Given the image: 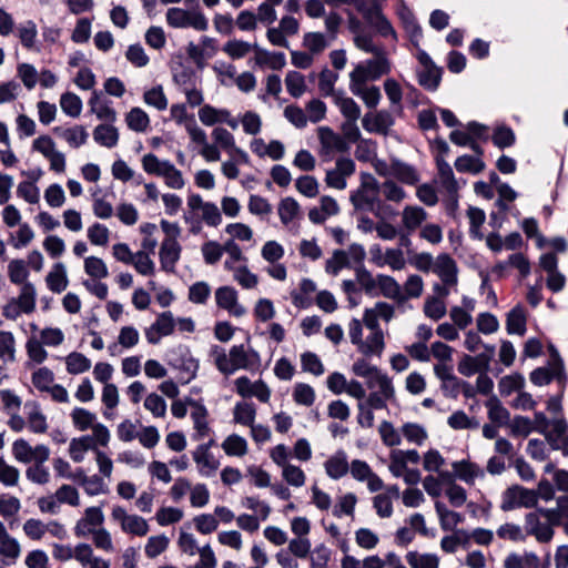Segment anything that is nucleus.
<instances>
[{
    "label": "nucleus",
    "instance_id": "48",
    "mask_svg": "<svg viewBox=\"0 0 568 568\" xmlns=\"http://www.w3.org/2000/svg\"><path fill=\"white\" fill-rule=\"evenodd\" d=\"M256 417V407L250 402H239L233 408V419L243 426H253Z\"/></svg>",
    "mask_w": 568,
    "mask_h": 568
},
{
    "label": "nucleus",
    "instance_id": "3",
    "mask_svg": "<svg viewBox=\"0 0 568 568\" xmlns=\"http://www.w3.org/2000/svg\"><path fill=\"white\" fill-rule=\"evenodd\" d=\"M143 170L151 175L162 178L168 187L181 190L185 185L182 172L169 160H161L153 153H146L141 160Z\"/></svg>",
    "mask_w": 568,
    "mask_h": 568
},
{
    "label": "nucleus",
    "instance_id": "50",
    "mask_svg": "<svg viewBox=\"0 0 568 568\" xmlns=\"http://www.w3.org/2000/svg\"><path fill=\"white\" fill-rule=\"evenodd\" d=\"M93 139L105 148H114L119 141L118 129L111 124H100L93 131Z\"/></svg>",
    "mask_w": 568,
    "mask_h": 568
},
{
    "label": "nucleus",
    "instance_id": "41",
    "mask_svg": "<svg viewBox=\"0 0 568 568\" xmlns=\"http://www.w3.org/2000/svg\"><path fill=\"white\" fill-rule=\"evenodd\" d=\"M53 132L62 138L71 148L78 149L87 143L88 132L82 125H74L73 128L62 129L55 126Z\"/></svg>",
    "mask_w": 568,
    "mask_h": 568
},
{
    "label": "nucleus",
    "instance_id": "40",
    "mask_svg": "<svg viewBox=\"0 0 568 568\" xmlns=\"http://www.w3.org/2000/svg\"><path fill=\"white\" fill-rule=\"evenodd\" d=\"M365 84L349 81V90L354 95L361 98L366 106L375 108L382 99L379 88L375 85L366 87Z\"/></svg>",
    "mask_w": 568,
    "mask_h": 568
},
{
    "label": "nucleus",
    "instance_id": "16",
    "mask_svg": "<svg viewBox=\"0 0 568 568\" xmlns=\"http://www.w3.org/2000/svg\"><path fill=\"white\" fill-rule=\"evenodd\" d=\"M187 207L191 211H200L201 220L209 226L216 227L222 223V214L213 202H205L200 194L187 196Z\"/></svg>",
    "mask_w": 568,
    "mask_h": 568
},
{
    "label": "nucleus",
    "instance_id": "14",
    "mask_svg": "<svg viewBox=\"0 0 568 568\" xmlns=\"http://www.w3.org/2000/svg\"><path fill=\"white\" fill-rule=\"evenodd\" d=\"M215 302L219 308H222L234 317H242L246 314V307L239 302L237 291L229 285L215 290Z\"/></svg>",
    "mask_w": 568,
    "mask_h": 568
},
{
    "label": "nucleus",
    "instance_id": "24",
    "mask_svg": "<svg viewBox=\"0 0 568 568\" xmlns=\"http://www.w3.org/2000/svg\"><path fill=\"white\" fill-rule=\"evenodd\" d=\"M552 449L561 450L568 456V424L564 418L551 422V429L544 434Z\"/></svg>",
    "mask_w": 568,
    "mask_h": 568
},
{
    "label": "nucleus",
    "instance_id": "13",
    "mask_svg": "<svg viewBox=\"0 0 568 568\" xmlns=\"http://www.w3.org/2000/svg\"><path fill=\"white\" fill-rule=\"evenodd\" d=\"M417 59L423 67V70L418 72V83L426 90L435 91L442 80V69L423 50L418 51Z\"/></svg>",
    "mask_w": 568,
    "mask_h": 568
},
{
    "label": "nucleus",
    "instance_id": "37",
    "mask_svg": "<svg viewBox=\"0 0 568 568\" xmlns=\"http://www.w3.org/2000/svg\"><path fill=\"white\" fill-rule=\"evenodd\" d=\"M487 408L488 418L493 424L498 426H506L510 422V413L501 404L496 395H491L485 403Z\"/></svg>",
    "mask_w": 568,
    "mask_h": 568
},
{
    "label": "nucleus",
    "instance_id": "25",
    "mask_svg": "<svg viewBox=\"0 0 568 568\" xmlns=\"http://www.w3.org/2000/svg\"><path fill=\"white\" fill-rule=\"evenodd\" d=\"M476 308V301L468 296H463L460 306H452L449 317L459 329H466L473 323V312Z\"/></svg>",
    "mask_w": 568,
    "mask_h": 568
},
{
    "label": "nucleus",
    "instance_id": "38",
    "mask_svg": "<svg viewBox=\"0 0 568 568\" xmlns=\"http://www.w3.org/2000/svg\"><path fill=\"white\" fill-rule=\"evenodd\" d=\"M526 312L521 305H516L506 316V331L510 335L523 336L526 333Z\"/></svg>",
    "mask_w": 568,
    "mask_h": 568
},
{
    "label": "nucleus",
    "instance_id": "9",
    "mask_svg": "<svg viewBox=\"0 0 568 568\" xmlns=\"http://www.w3.org/2000/svg\"><path fill=\"white\" fill-rule=\"evenodd\" d=\"M103 523L104 514L101 507H88L81 518L77 520L73 532L78 538H85L102 528Z\"/></svg>",
    "mask_w": 568,
    "mask_h": 568
},
{
    "label": "nucleus",
    "instance_id": "30",
    "mask_svg": "<svg viewBox=\"0 0 568 568\" xmlns=\"http://www.w3.org/2000/svg\"><path fill=\"white\" fill-rule=\"evenodd\" d=\"M427 212L417 205H406L402 211V226L408 233H413L426 221Z\"/></svg>",
    "mask_w": 568,
    "mask_h": 568
},
{
    "label": "nucleus",
    "instance_id": "47",
    "mask_svg": "<svg viewBox=\"0 0 568 568\" xmlns=\"http://www.w3.org/2000/svg\"><path fill=\"white\" fill-rule=\"evenodd\" d=\"M140 341V334L139 331L131 325L121 327L119 335H118V342L113 343L109 346V352L111 355L115 354V349L118 345L122 346L123 348H132L139 344Z\"/></svg>",
    "mask_w": 568,
    "mask_h": 568
},
{
    "label": "nucleus",
    "instance_id": "64",
    "mask_svg": "<svg viewBox=\"0 0 568 568\" xmlns=\"http://www.w3.org/2000/svg\"><path fill=\"white\" fill-rule=\"evenodd\" d=\"M378 192L382 193L386 201L394 203H400L407 196L405 190L393 180H386L383 183H378Z\"/></svg>",
    "mask_w": 568,
    "mask_h": 568
},
{
    "label": "nucleus",
    "instance_id": "22",
    "mask_svg": "<svg viewBox=\"0 0 568 568\" xmlns=\"http://www.w3.org/2000/svg\"><path fill=\"white\" fill-rule=\"evenodd\" d=\"M394 118L387 110L367 113L362 120L363 128L371 133L387 134L394 125Z\"/></svg>",
    "mask_w": 568,
    "mask_h": 568
},
{
    "label": "nucleus",
    "instance_id": "11",
    "mask_svg": "<svg viewBox=\"0 0 568 568\" xmlns=\"http://www.w3.org/2000/svg\"><path fill=\"white\" fill-rule=\"evenodd\" d=\"M12 455L17 462L30 464L38 459L50 458V448L43 444L33 447L26 439L19 438L12 444Z\"/></svg>",
    "mask_w": 568,
    "mask_h": 568
},
{
    "label": "nucleus",
    "instance_id": "60",
    "mask_svg": "<svg viewBox=\"0 0 568 568\" xmlns=\"http://www.w3.org/2000/svg\"><path fill=\"white\" fill-rule=\"evenodd\" d=\"M20 470L0 457V485L6 488H13L19 485Z\"/></svg>",
    "mask_w": 568,
    "mask_h": 568
},
{
    "label": "nucleus",
    "instance_id": "19",
    "mask_svg": "<svg viewBox=\"0 0 568 568\" xmlns=\"http://www.w3.org/2000/svg\"><path fill=\"white\" fill-rule=\"evenodd\" d=\"M368 334L362 341L358 352L365 357H381L385 349L384 333L381 327H373L369 324H364Z\"/></svg>",
    "mask_w": 568,
    "mask_h": 568
},
{
    "label": "nucleus",
    "instance_id": "35",
    "mask_svg": "<svg viewBox=\"0 0 568 568\" xmlns=\"http://www.w3.org/2000/svg\"><path fill=\"white\" fill-rule=\"evenodd\" d=\"M255 64L263 67L267 65L272 70H281L286 64L285 54L283 52H271L254 44Z\"/></svg>",
    "mask_w": 568,
    "mask_h": 568
},
{
    "label": "nucleus",
    "instance_id": "34",
    "mask_svg": "<svg viewBox=\"0 0 568 568\" xmlns=\"http://www.w3.org/2000/svg\"><path fill=\"white\" fill-rule=\"evenodd\" d=\"M88 103L91 112L94 113L99 120L106 121L109 123L116 121V111L109 102L101 99L100 92L93 91Z\"/></svg>",
    "mask_w": 568,
    "mask_h": 568
},
{
    "label": "nucleus",
    "instance_id": "18",
    "mask_svg": "<svg viewBox=\"0 0 568 568\" xmlns=\"http://www.w3.org/2000/svg\"><path fill=\"white\" fill-rule=\"evenodd\" d=\"M199 120L205 126H213L215 124L225 123L232 130H236L239 121L232 116L227 109H219L211 104H204L199 109Z\"/></svg>",
    "mask_w": 568,
    "mask_h": 568
},
{
    "label": "nucleus",
    "instance_id": "32",
    "mask_svg": "<svg viewBox=\"0 0 568 568\" xmlns=\"http://www.w3.org/2000/svg\"><path fill=\"white\" fill-rule=\"evenodd\" d=\"M395 314V308L393 305L386 302H377L374 307L366 308L363 315L364 324H369L371 326L379 327L378 318H382L385 322H389Z\"/></svg>",
    "mask_w": 568,
    "mask_h": 568
},
{
    "label": "nucleus",
    "instance_id": "29",
    "mask_svg": "<svg viewBox=\"0 0 568 568\" xmlns=\"http://www.w3.org/2000/svg\"><path fill=\"white\" fill-rule=\"evenodd\" d=\"M324 469L326 475L334 480L344 477L349 470L346 453L342 449L335 452L324 463Z\"/></svg>",
    "mask_w": 568,
    "mask_h": 568
},
{
    "label": "nucleus",
    "instance_id": "7",
    "mask_svg": "<svg viewBox=\"0 0 568 568\" xmlns=\"http://www.w3.org/2000/svg\"><path fill=\"white\" fill-rule=\"evenodd\" d=\"M537 505V494L519 485L507 488L501 496L500 509L510 511L517 508H531Z\"/></svg>",
    "mask_w": 568,
    "mask_h": 568
},
{
    "label": "nucleus",
    "instance_id": "39",
    "mask_svg": "<svg viewBox=\"0 0 568 568\" xmlns=\"http://www.w3.org/2000/svg\"><path fill=\"white\" fill-rule=\"evenodd\" d=\"M48 288L57 294L62 293L69 285L67 268L63 263H57L45 276Z\"/></svg>",
    "mask_w": 568,
    "mask_h": 568
},
{
    "label": "nucleus",
    "instance_id": "57",
    "mask_svg": "<svg viewBox=\"0 0 568 568\" xmlns=\"http://www.w3.org/2000/svg\"><path fill=\"white\" fill-rule=\"evenodd\" d=\"M16 303L22 308L23 313L30 314L36 310L37 292L32 283H24L21 286L18 297H13Z\"/></svg>",
    "mask_w": 568,
    "mask_h": 568
},
{
    "label": "nucleus",
    "instance_id": "45",
    "mask_svg": "<svg viewBox=\"0 0 568 568\" xmlns=\"http://www.w3.org/2000/svg\"><path fill=\"white\" fill-rule=\"evenodd\" d=\"M539 558L534 552L509 554L504 560V568H538Z\"/></svg>",
    "mask_w": 568,
    "mask_h": 568
},
{
    "label": "nucleus",
    "instance_id": "8",
    "mask_svg": "<svg viewBox=\"0 0 568 568\" xmlns=\"http://www.w3.org/2000/svg\"><path fill=\"white\" fill-rule=\"evenodd\" d=\"M111 518L118 523L125 534L143 537L149 532L148 521L135 514H129L122 506L115 505L111 510Z\"/></svg>",
    "mask_w": 568,
    "mask_h": 568
},
{
    "label": "nucleus",
    "instance_id": "6",
    "mask_svg": "<svg viewBox=\"0 0 568 568\" xmlns=\"http://www.w3.org/2000/svg\"><path fill=\"white\" fill-rule=\"evenodd\" d=\"M166 22L172 28H193L197 31H205L209 28L206 17L200 11H189L182 8H170L166 11Z\"/></svg>",
    "mask_w": 568,
    "mask_h": 568
},
{
    "label": "nucleus",
    "instance_id": "62",
    "mask_svg": "<svg viewBox=\"0 0 568 568\" xmlns=\"http://www.w3.org/2000/svg\"><path fill=\"white\" fill-rule=\"evenodd\" d=\"M496 534L498 538L503 540H509L513 542H521L526 540L525 529L515 523H505L500 525Z\"/></svg>",
    "mask_w": 568,
    "mask_h": 568
},
{
    "label": "nucleus",
    "instance_id": "56",
    "mask_svg": "<svg viewBox=\"0 0 568 568\" xmlns=\"http://www.w3.org/2000/svg\"><path fill=\"white\" fill-rule=\"evenodd\" d=\"M91 361L84 354L71 352L65 356V368L71 375H80L91 368Z\"/></svg>",
    "mask_w": 568,
    "mask_h": 568
},
{
    "label": "nucleus",
    "instance_id": "61",
    "mask_svg": "<svg viewBox=\"0 0 568 568\" xmlns=\"http://www.w3.org/2000/svg\"><path fill=\"white\" fill-rule=\"evenodd\" d=\"M222 50L231 59L239 60L246 57L252 50H254V44L243 40L232 39L224 43Z\"/></svg>",
    "mask_w": 568,
    "mask_h": 568
},
{
    "label": "nucleus",
    "instance_id": "5",
    "mask_svg": "<svg viewBox=\"0 0 568 568\" xmlns=\"http://www.w3.org/2000/svg\"><path fill=\"white\" fill-rule=\"evenodd\" d=\"M390 62L385 54L375 55L374 59L358 63L349 73L351 82L366 83L376 81L390 72Z\"/></svg>",
    "mask_w": 568,
    "mask_h": 568
},
{
    "label": "nucleus",
    "instance_id": "33",
    "mask_svg": "<svg viewBox=\"0 0 568 568\" xmlns=\"http://www.w3.org/2000/svg\"><path fill=\"white\" fill-rule=\"evenodd\" d=\"M191 405L193 407L192 412H191V418L193 420V426H194V429H195V434L193 435V438L195 440H201L203 439L204 437L209 436L210 432H211V428L209 426V422H207V409L196 403V402H191Z\"/></svg>",
    "mask_w": 568,
    "mask_h": 568
},
{
    "label": "nucleus",
    "instance_id": "44",
    "mask_svg": "<svg viewBox=\"0 0 568 568\" xmlns=\"http://www.w3.org/2000/svg\"><path fill=\"white\" fill-rule=\"evenodd\" d=\"M377 287L381 294L389 300L403 302V291L399 283L392 276L385 274H378Z\"/></svg>",
    "mask_w": 568,
    "mask_h": 568
},
{
    "label": "nucleus",
    "instance_id": "58",
    "mask_svg": "<svg viewBox=\"0 0 568 568\" xmlns=\"http://www.w3.org/2000/svg\"><path fill=\"white\" fill-rule=\"evenodd\" d=\"M435 509L439 517L440 526L444 530L454 529L463 520L460 514L448 509L446 505L442 501L435 503Z\"/></svg>",
    "mask_w": 568,
    "mask_h": 568
},
{
    "label": "nucleus",
    "instance_id": "51",
    "mask_svg": "<svg viewBox=\"0 0 568 568\" xmlns=\"http://www.w3.org/2000/svg\"><path fill=\"white\" fill-rule=\"evenodd\" d=\"M410 568H438L439 558L435 554H422L416 550L408 551L405 556Z\"/></svg>",
    "mask_w": 568,
    "mask_h": 568
},
{
    "label": "nucleus",
    "instance_id": "27",
    "mask_svg": "<svg viewBox=\"0 0 568 568\" xmlns=\"http://www.w3.org/2000/svg\"><path fill=\"white\" fill-rule=\"evenodd\" d=\"M452 468L455 471L457 479L464 481L467 485H474L477 479L485 477V470L476 463L469 460H459L452 464Z\"/></svg>",
    "mask_w": 568,
    "mask_h": 568
},
{
    "label": "nucleus",
    "instance_id": "20",
    "mask_svg": "<svg viewBox=\"0 0 568 568\" xmlns=\"http://www.w3.org/2000/svg\"><path fill=\"white\" fill-rule=\"evenodd\" d=\"M212 442L199 445L193 452L192 457L196 464L199 474L203 477L213 476L220 467V462L210 452Z\"/></svg>",
    "mask_w": 568,
    "mask_h": 568
},
{
    "label": "nucleus",
    "instance_id": "12",
    "mask_svg": "<svg viewBox=\"0 0 568 568\" xmlns=\"http://www.w3.org/2000/svg\"><path fill=\"white\" fill-rule=\"evenodd\" d=\"M235 392L243 398L256 397L261 403H268L271 398V388L267 384L257 379L252 382L246 376H241L234 381Z\"/></svg>",
    "mask_w": 568,
    "mask_h": 568
},
{
    "label": "nucleus",
    "instance_id": "43",
    "mask_svg": "<svg viewBox=\"0 0 568 568\" xmlns=\"http://www.w3.org/2000/svg\"><path fill=\"white\" fill-rule=\"evenodd\" d=\"M49 458H42L33 462L31 466L26 469V477L29 481L37 485H47L50 483L51 474L45 463Z\"/></svg>",
    "mask_w": 568,
    "mask_h": 568
},
{
    "label": "nucleus",
    "instance_id": "23",
    "mask_svg": "<svg viewBox=\"0 0 568 568\" xmlns=\"http://www.w3.org/2000/svg\"><path fill=\"white\" fill-rule=\"evenodd\" d=\"M181 253L182 246L179 241H162L159 251L161 268L166 273H174Z\"/></svg>",
    "mask_w": 568,
    "mask_h": 568
},
{
    "label": "nucleus",
    "instance_id": "36",
    "mask_svg": "<svg viewBox=\"0 0 568 568\" xmlns=\"http://www.w3.org/2000/svg\"><path fill=\"white\" fill-rule=\"evenodd\" d=\"M224 270L233 274L234 281L244 290H253L258 284V277L246 265L236 266L230 262L224 263Z\"/></svg>",
    "mask_w": 568,
    "mask_h": 568
},
{
    "label": "nucleus",
    "instance_id": "53",
    "mask_svg": "<svg viewBox=\"0 0 568 568\" xmlns=\"http://www.w3.org/2000/svg\"><path fill=\"white\" fill-rule=\"evenodd\" d=\"M447 424L454 430L478 429L480 426L476 417L468 416L464 410L454 412L448 418Z\"/></svg>",
    "mask_w": 568,
    "mask_h": 568
},
{
    "label": "nucleus",
    "instance_id": "2",
    "mask_svg": "<svg viewBox=\"0 0 568 568\" xmlns=\"http://www.w3.org/2000/svg\"><path fill=\"white\" fill-rule=\"evenodd\" d=\"M378 182L368 175L362 182L361 187L351 195V201L356 209L371 211L377 219H384L396 214L388 204L377 197Z\"/></svg>",
    "mask_w": 568,
    "mask_h": 568
},
{
    "label": "nucleus",
    "instance_id": "49",
    "mask_svg": "<svg viewBox=\"0 0 568 568\" xmlns=\"http://www.w3.org/2000/svg\"><path fill=\"white\" fill-rule=\"evenodd\" d=\"M17 343L14 335L9 331H0V361L3 364L14 363Z\"/></svg>",
    "mask_w": 568,
    "mask_h": 568
},
{
    "label": "nucleus",
    "instance_id": "28",
    "mask_svg": "<svg viewBox=\"0 0 568 568\" xmlns=\"http://www.w3.org/2000/svg\"><path fill=\"white\" fill-rule=\"evenodd\" d=\"M433 272L439 276L444 284H457V265L448 254H439L436 257Z\"/></svg>",
    "mask_w": 568,
    "mask_h": 568
},
{
    "label": "nucleus",
    "instance_id": "63",
    "mask_svg": "<svg viewBox=\"0 0 568 568\" xmlns=\"http://www.w3.org/2000/svg\"><path fill=\"white\" fill-rule=\"evenodd\" d=\"M286 90L293 98H301L306 92L305 77L297 71H288L285 77Z\"/></svg>",
    "mask_w": 568,
    "mask_h": 568
},
{
    "label": "nucleus",
    "instance_id": "46",
    "mask_svg": "<svg viewBox=\"0 0 568 568\" xmlns=\"http://www.w3.org/2000/svg\"><path fill=\"white\" fill-rule=\"evenodd\" d=\"M393 178L407 185H415L419 181L416 169L399 160H393Z\"/></svg>",
    "mask_w": 568,
    "mask_h": 568
},
{
    "label": "nucleus",
    "instance_id": "21",
    "mask_svg": "<svg viewBox=\"0 0 568 568\" xmlns=\"http://www.w3.org/2000/svg\"><path fill=\"white\" fill-rule=\"evenodd\" d=\"M525 534L526 537L534 536L538 542H549L554 537V528L550 524L541 521L537 511H531L525 516Z\"/></svg>",
    "mask_w": 568,
    "mask_h": 568
},
{
    "label": "nucleus",
    "instance_id": "59",
    "mask_svg": "<svg viewBox=\"0 0 568 568\" xmlns=\"http://www.w3.org/2000/svg\"><path fill=\"white\" fill-rule=\"evenodd\" d=\"M221 446L227 456L243 457L247 453L246 439L237 434L227 436Z\"/></svg>",
    "mask_w": 568,
    "mask_h": 568
},
{
    "label": "nucleus",
    "instance_id": "17",
    "mask_svg": "<svg viewBox=\"0 0 568 568\" xmlns=\"http://www.w3.org/2000/svg\"><path fill=\"white\" fill-rule=\"evenodd\" d=\"M175 324L173 314L170 311L159 314L155 321L144 331L146 341L152 345L159 344L162 337L169 336L174 332Z\"/></svg>",
    "mask_w": 568,
    "mask_h": 568
},
{
    "label": "nucleus",
    "instance_id": "31",
    "mask_svg": "<svg viewBox=\"0 0 568 568\" xmlns=\"http://www.w3.org/2000/svg\"><path fill=\"white\" fill-rule=\"evenodd\" d=\"M77 561L82 568H110V561L95 556L91 545L85 542L77 545Z\"/></svg>",
    "mask_w": 568,
    "mask_h": 568
},
{
    "label": "nucleus",
    "instance_id": "26",
    "mask_svg": "<svg viewBox=\"0 0 568 568\" xmlns=\"http://www.w3.org/2000/svg\"><path fill=\"white\" fill-rule=\"evenodd\" d=\"M437 179L439 189L445 194H455L459 191V183L455 178L452 166L442 156L436 158Z\"/></svg>",
    "mask_w": 568,
    "mask_h": 568
},
{
    "label": "nucleus",
    "instance_id": "10",
    "mask_svg": "<svg viewBox=\"0 0 568 568\" xmlns=\"http://www.w3.org/2000/svg\"><path fill=\"white\" fill-rule=\"evenodd\" d=\"M320 140V155L324 159H331L334 153H343L348 150V143L344 138L335 133L329 126H320L317 129Z\"/></svg>",
    "mask_w": 568,
    "mask_h": 568
},
{
    "label": "nucleus",
    "instance_id": "4",
    "mask_svg": "<svg viewBox=\"0 0 568 568\" xmlns=\"http://www.w3.org/2000/svg\"><path fill=\"white\" fill-rule=\"evenodd\" d=\"M368 403L376 409L387 408V403L396 402V389L393 378L387 373L381 371L375 377L366 382Z\"/></svg>",
    "mask_w": 568,
    "mask_h": 568
},
{
    "label": "nucleus",
    "instance_id": "52",
    "mask_svg": "<svg viewBox=\"0 0 568 568\" xmlns=\"http://www.w3.org/2000/svg\"><path fill=\"white\" fill-rule=\"evenodd\" d=\"M125 123L130 130L142 133L150 126V118L145 111L135 106L125 114Z\"/></svg>",
    "mask_w": 568,
    "mask_h": 568
},
{
    "label": "nucleus",
    "instance_id": "1",
    "mask_svg": "<svg viewBox=\"0 0 568 568\" xmlns=\"http://www.w3.org/2000/svg\"><path fill=\"white\" fill-rule=\"evenodd\" d=\"M209 356L216 369L224 376L233 375L240 369L256 371L261 366V356L250 345H233L227 352L220 345L210 348Z\"/></svg>",
    "mask_w": 568,
    "mask_h": 568
},
{
    "label": "nucleus",
    "instance_id": "54",
    "mask_svg": "<svg viewBox=\"0 0 568 568\" xmlns=\"http://www.w3.org/2000/svg\"><path fill=\"white\" fill-rule=\"evenodd\" d=\"M277 212L281 222L284 225H287L296 217H298L301 213V206L295 199L287 196L280 201Z\"/></svg>",
    "mask_w": 568,
    "mask_h": 568
},
{
    "label": "nucleus",
    "instance_id": "55",
    "mask_svg": "<svg viewBox=\"0 0 568 568\" xmlns=\"http://www.w3.org/2000/svg\"><path fill=\"white\" fill-rule=\"evenodd\" d=\"M292 398L296 405L311 407L316 399L315 389L306 383H296L293 386Z\"/></svg>",
    "mask_w": 568,
    "mask_h": 568
},
{
    "label": "nucleus",
    "instance_id": "42",
    "mask_svg": "<svg viewBox=\"0 0 568 568\" xmlns=\"http://www.w3.org/2000/svg\"><path fill=\"white\" fill-rule=\"evenodd\" d=\"M70 418L72 425L79 432L91 429L98 422L97 415L83 407H74L70 413Z\"/></svg>",
    "mask_w": 568,
    "mask_h": 568
},
{
    "label": "nucleus",
    "instance_id": "15",
    "mask_svg": "<svg viewBox=\"0 0 568 568\" xmlns=\"http://www.w3.org/2000/svg\"><path fill=\"white\" fill-rule=\"evenodd\" d=\"M355 172V162L349 158H339L335 163V168L327 170L325 183L327 186L344 190L347 186L346 179Z\"/></svg>",
    "mask_w": 568,
    "mask_h": 568
}]
</instances>
